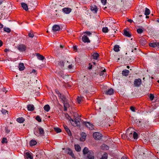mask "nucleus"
<instances>
[{
    "label": "nucleus",
    "mask_w": 159,
    "mask_h": 159,
    "mask_svg": "<svg viewBox=\"0 0 159 159\" xmlns=\"http://www.w3.org/2000/svg\"><path fill=\"white\" fill-rule=\"evenodd\" d=\"M74 116L75 117V120H74L73 119L71 120V121H70V122L72 125L74 126H80V121L81 119L79 117H78V114H75Z\"/></svg>",
    "instance_id": "f257e3e1"
},
{
    "label": "nucleus",
    "mask_w": 159,
    "mask_h": 159,
    "mask_svg": "<svg viewBox=\"0 0 159 159\" xmlns=\"http://www.w3.org/2000/svg\"><path fill=\"white\" fill-rule=\"evenodd\" d=\"M28 3L29 9L32 10L35 9L38 5L37 1L36 0H30L28 1Z\"/></svg>",
    "instance_id": "f03ea898"
},
{
    "label": "nucleus",
    "mask_w": 159,
    "mask_h": 159,
    "mask_svg": "<svg viewBox=\"0 0 159 159\" xmlns=\"http://www.w3.org/2000/svg\"><path fill=\"white\" fill-rule=\"evenodd\" d=\"M106 75L105 69L103 67L100 68V81H102L105 80Z\"/></svg>",
    "instance_id": "7ed1b4c3"
},
{
    "label": "nucleus",
    "mask_w": 159,
    "mask_h": 159,
    "mask_svg": "<svg viewBox=\"0 0 159 159\" xmlns=\"http://www.w3.org/2000/svg\"><path fill=\"white\" fill-rule=\"evenodd\" d=\"M83 124L89 130H92L94 129V126L93 124L88 121H84Z\"/></svg>",
    "instance_id": "20e7f679"
},
{
    "label": "nucleus",
    "mask_w": 159,
    "mask_h": 159,
    "mask_svg": "<svg viewBox=\"0 0 159 159\" xmlns=\"http://www.w3.org/2000/svg\"><path fill=\"white\" fill-rule=\"evenodd\" d=\"M142 83V80L140 79H136L134 82V85L136 87L140 86Z\"/></svg>",
    "instance_id": "39448f33"
},
{
    "label": "nucleus",
    "mask_w": 159,
    "mask_h": 159,
    "mask_svg": "<svg viewBox=\"0 0 159 159\" xmlns=\"http://www.w3.org/2000/svg\"><path fill=\"white\" fill-rule=\"evenodd\" d=\"M87 157L89 159H94V154L92 150H90L88 153L87 154Z\"/></svg>",
    "instance_id": "423d86ee"
},
{
    "label": "nucleus",
    "mask_w": 159,
    "mask_h": 159,
    "mask_svg": "<svg viewBox=\"0 0 159 159\" xmlns=\"http://www.w3.org/2000/svg\"><path fill=\"white\" fill-rule=\"evenodd\" d=\"M66 152L67 153L69 154L71 157L74 158H75V157L74 154L73 153L72 151L70 148H68L66 149Z\"/></svg>",
    "instance_id": "0eeeda50"
},
{
    "label": "nucleus",
    "mask_w": 159,
    "mask_h": 159,
    "mask_svg": "<svg viewBox=\"0 0 159 159\" xmlns=\"http://www.w3.org/2000/svg\"><path fill=\"white\" fill-rule=\"evenodd\" d=\"M93 136L95 140H99V132H95L93 134Z\"/></svg>",
    "instance_id": "6e6552de"
},
{
    "label": "nucleus",
    "mask_w": 159,
    "mask_h": 159,
    "mask_svg": "<svg viewBox=\"0 0 159 159\" xmlns=\"http://www.w3.org/2000/svg\"><path fill=\"white\" fill-rule=\"evenodd\" d=\"M18 49L20 52H24L26 50V47L24 45L21 44L18 46Z\"/></svg>",
    "instance_id": "1a4fd4ad"
},
{
    "label": "nucleus",
    "mask_w": 159,
    "mask_h": 159,
    "mask_svg": "<svg viewBox=\"0 0 159 159\" xmlns=\"http://www.w3.org/2000/svg\"><path fill=\"white\" fill-rule=\"evenodd\" d=\"M60 99L63 103L66 102V98L64 95L61 94L58 96Z\"/></svg>",
    "instance_id": "9d476101"
},
{
    "label": "nucleus",
    "mask_w": 159,
    "mask_h": 159,
    "mask_svg": "<svg viewBox=\"0 0 159 159\" xmlns=\"http://www.w3.org/2000/svg\"><path fill=\"white\" fill-rule=\"evenodd\" d=\"M25 159H33V157L29 152L25 153Z\"/></svg>",
    "instance_id": "9b49d317"
},
{
    "label": "nucleus",
    "mask_w": 159,
    "mask_h": 159,
    "mask_svg": "<svg viewBox=\"0 0 159 159\" xmlns=\"http://www.w3.org/2000/svg\"><path fill=\"white\" fill-rule=\"evenodd\" d=\"M90 9L94 13H96L97 12L98 9L96 6L95 5H93L90 6Z\"/></svg>",
    "instance_id": "f8f14e48"
},
{
    "label": "nucleus",
    "mask_w": 159,
    "mask_h": 159,
    "mask_svg": "<svg viewBox=\"0 0 159 159\" xmlns=\"http://www.w3.org/2000/svg\"><path fill=\"white\" fill-rule=\"evenodd\" d=\"M62 11L66 14H69L71 11V9L69 8H64L62 9Z\"/></svg>",
    "instance_id": "ddd939ff"
},
{
    "label": "nucleus",
    "mask_w": 159,
    "mask_h": 159,
    "mask_svg": "<svg viewBox=\"0 0 159 159\" xmlns=\"http://www.w3.org/2000/svg\"><path fill=\"white\" fill-rule=\"evenodd\" d=\"M81 137L80 138V140L81 141H84L85 140L86 137V134L85 133L82 132L81 134Z\"/></svg>",
    "instance_id": "4468645a"
},
{
    "label": "nucleus",
    "mask_w": 159,
    "mask_h": 159,
    "mask_svg": "<svg viewBox=\"0 0 159 159\" xmlns=\"http://www.w3.org/2000/svg\"><path fill=\"white\" fill-rule=\"evenodd\" d=\"M60 29V27L59 25H54L52 27V30L53 31H59Z\"/></svg>",
    "instance_id": "2eb2a0df"
},
{
    "label": "nucleus",
    "mask_w": 159,
    "mask_h": 159,
    "mask_svg": "<svg viewBox=\"0 0 159 159\" xmlns=\"http://www.w3.org/2000/svg\"><path fill=\"white\" fill-rule=\"evenodd\" d=\"M18 68H19V70H23L25 69V66L24 63H20L19 64Z\"/></svg>",
    "instance_id": "dca6fc26"
},
{
    "label": "nucleus",
    "mask_w": 159,
    "mask_h": 159,
    "mask_svg": "<svg viewBox=\"0 0 159 159\" xmlns=\"http://www.w3.org/2000/svg\"><path fill=\"white\" fill-rule=\"evenodd\" d=\"M82 40L83 41L84 43L87 42L89 43L90 42V40L89 39V38L87 37L86 35H84V36L82 37Z\"/></svg>",
    "instance_id": "f3484780"
},
{
    "label": "nucleus",
    "mask_w": 159,
    "mask_h": 159,
    "mask_svg": "<svg viewBox=\"0 0 159 159\" xmlns=\"http://www.w3.org/2000/svg\"><path fill=\"white\" fill-rule=\"evenodd\" d=\"M21 6L23 9L25 11H27L28 10L29 8L27 4L24 2H21Z\"/></svg>",
    "instance_id": "a211bd4d"
},
{
    "label": "nucleus",
    "mask_w": 159,
    "mask_h": 159,
    "mask_svg": "<svg viewBox=\"0 0 159 159\" xmlns=\"http://www.w3.org/2000/svg\"><path fill=\"white\" fill-rule=\"evenodd\" d=\"M27 108L29 111H32L34 109V106L33 104H29L27 106Z\"/></svg>",
    "instance_id": "6ab92c4d"
},
{
    "label": "nucleus",
    "mask_w": 159,
    "mask_h": 159,
    "mask_svg": "<svg viewBox=\"0 0 159 159\" xmlns=\"http://www.w3.org/2000/svg\"><path fill=\"white\" fill-rule=\"evenodd\" d=\"M114 93V90L113 89L111 88L107 90L105 93L107 95H111L113 94Z\"/></svg>",
    "instance_id": "aec40b11"
},
{
    "label": "nucleus",
    "mask_w": 159,
    "mask_h": 159,
    "mask_svg": "<svg viewBox=\"0 0 159 159\" xmlns=\"http://www.w3.org/2000/svg\"><path fill=\"white\" fill-rule=\"evenodd\" d=\"M39 131V134L43 135L44 134V131L43 129L41 127H38Z\"/></svg>",
    "instance_id": "412c9836"
},
{
    "label": "nucleus",
    "mask_w": 159,
    "mask_h": 159,
    "mask_svg": "<svg viewBox=\"0 0 159 159\" xmlns=\"http://www.w3.org/2000/svg\"><path fill=\"white\" fill-rule=\"evenodd\" d=\"M126 137H127L129 139L130 138H132L133 134L132 133L129 132V130H128L126 134Z\"/></svg>",
    "instance_id": "4be33fe9"
},
{
    "label": "nucleus",
    "mask_w": 159,
    "mask_h": 159,
    "mask_svg": "<svg viewBox=\"0 0 159 159\" xmlns=\"http://www.w3.org/2000/svg\"><path fill=\"white\" fill-rule=\"evenodd\" d=\"M64 128L65 130L66 131V132H67L68 134L69 135H71V132L68 128V127L66 125H64Z\"/></svg>",
    "instance_id": "5701e85b"
},
{
    "label": "nucleus",
    "mask_w": 159,
    "mask_h": 159,
    "mask_svg": "<svg viewBox=\"0 0 159 159\" xmlns=\"http://www.w3.org/2000/svg\"><path fill=\"white\" fill-rule=\"evenodd\" d=\"M66 61H60L58 62V65L61 67V68H63L65 66V63Z\"/></svg>",
    "instance_id": "b1692460"
},
{
    "label": "nucleus",
    "mask_w": 159,
    "mask_h": 159,
    "mask_svg": "<svg viewBox=\"0 0 159 159\" xmlns=\"http://www.w3.org/2000/svg\"><path fill=\"white\" fill-rule=\"evenodd\" d=\"M36 55L38 59L40 60H43L45 58L42 55H40L39 53H37Z\"/></svg>",
    "instance_id": "393cba45"
},
{
    "label": "nucleus",
    "mask_w": 159,
    "mask_h": 159,
    "mask_svg": "<svg viewBox=\"0 0 159 159\" xmlns=\"http://www.w3.org/2000/svg\"><path fill=\"white\" fill-rule=\"evenodd\" d=\"M90 150H89V149L88 148H87L86 147H85L84 148L83 150V154L84 155H85L86 154H87L89 152Z\"/></svg>",
    "instance_id": "a878e982"
},
{
    "label": "nucleus",
    "mask_w": 159,
    "mask_h": 159,
    "mask_svg": "<svg viewBox=\"0 0 159 159\" xmlns=\"http://www.w3.org/2000/svg\"><path fill=\"white\" fill-rule=\"evenodd\" d=\"M109 148V147L104 144H102L101 146V148L104 150H108Z\"/></svg>",
    "instance_id": "bb28decb"
},
{
    "label": "nucleus",
    "mask_w": 159,
    "mask_h": 159,
    "mask_svg": "<svg viewBox=\"0 0 159 159\" xmlns=\"http://www.w3.org/2000/svg\"><path fill=\"white\" fill-rule=\"evenodd\" d=\"M129 71L128 70H125L122 71V74L124 76H127L129 75Z\"/></svg>",
    "instance_id": "cd10ccee"
},
{
    "label": "nucleus",
    "mask_w": 159,
    "mask_h": 159,
    "mask_svg": "<svg viewBox=\"0 0 159 159\" xmlns=\"http://www.w3.org/2000/svg\"><path fill=\"white\" fill-rule=\"evenodd\" d=\"M101 88L102 89V92H104L105 93H106V91H107V87L106 85H101Z\"/></svg>",
    "instance_id": "c85d7f7f"
},
{
    "label": "nucleus",
    "mask_w": 159,
    "mask_h": 159,
    "mask_svg": "<svg viewBox=\"0 0 159 159\" xmlns=\"http://www.w3.org/2000/svg\"><path fill=\"white\" fill-rule=\"evenodd\" d=\"M37 142L36 141L32 139L30 142V146H32L36 144Z\"/></svg>",
    "instance_id": "c756f323"
},
{
    "label": "nucleus",
    "mask_w": 159,
    "mask_h": 159,
    "mask_svg": "<svg viewBox=\"0 0 159 159\" xmlns=\"http://www.w3.org/2000/svg\"><path fill=\"white\" fill-rule=\"evenodd\" d=\"M124 34L128 37H130L131 35L129 32L126 30H124Z\"/></svg>",
    "instance_id": "7c9ffc66"
},
{
    "label": "nucleus",
    "mask_w": 159,
    "mask_h": 159,
    "mask_svg": "<svg viewBox=\"0 0 159 159\" xmlns=\"http://www.w3.org/2000/svg\"><path fill=\"white\" fill-rule=\"evenodd\" d=\"M16 121L19 123H22L24 122L25 120L23 117H19L17 119Z\"/></svg>",
    "instance_id": "2f4dec72"
},
{
    "label": "nucleus",
    "mask_w": 159,
    "mask_h": 159,
    "mask_svg": "<svg viewBox=\"0 0 159 159\" xmlns=\"http://www.w3.org/2000/svg\"><path fill=\"white\" fill-rule=\"evenodd\" d=\"M75 148L76 151L77 152H80V151L81 148L79 145H75Z\"/></svg>",
    "instance_id": "473e14b6"
},
{
    "label": "nucleus",
    "mask_w": 159,
    "mask_h": 159,
    "mask_svg": "<svg viewBox=\"0 0 159 159\" xmlns=\"http://www.w3.org/2000/svg\"><path fill=\"white\" fill-rule=\"evenodd\" d=\"M99 55L97 53H94L93 55V58L94 59L97 60Z\"/></svg>",
    "instance_id": "72a5a7b5"
},
{
    "label": "nucleus",
    "mask_w": 159,
    "mask_h": 159,
    "mask_svg": "<svg viewBox=\"0 0 159 159\" xmlns=\"http://www.w3.org/2000/svg\"><path fill=\"white\" fill-rule=\"evenodd\" d=\"M44 110L47 112L50 109V107L49 105L47 104L44 107Z\"/></svg>",
    "instance_id": "f704fd0d"
},
{
    "label": "nucleus",
    "mask_w": 159,
    "mask_h": 159,
    "mask_svg": "<svg viewBox=\"0 0 159 159\" xmlns=\"http://www.w3.org/2000/svg\"><path fill=\"white\" fill-rule=\"evenodd\" d=\"M150 10L148 8H146L145 11L144 13V14L145 15H149L150 13Z\"/></svg>",
    "instance_id": "c9c22d12"
},
{
    "label": "nucleus",
    "mask_w": 159,
    "mask_h": 159,
    "mask_svg": "<svg viewBox=\"0 0 159 159\" xmlns=\"http://www.w3.org/2000/svg\"><path fill=\"white\" fill-rule=\"evenodd\" d=\"M139 41L141 44L143 45L146 42L144 38L140 39Z\"/></svg>",
    "instance_id": "e433bc0d"
},
{
    "label": "nucleus",
    "mask_w": 159,
    "mask_h": 159,
    "mask_svg": "<svg viewBox=\"0 0 159 159\" xmlns=\"http://www.w3.org/2000/svg\"><path fill=\"white\" fill-rule=\"evenodd\" d=\"M119 46L118 45H115L114 48V50L116 52H118L119 51Z\"/></svg>",
    "instance_id": "4c0bfd02"
},
{
    "label": "nucleus",
    "mask_w": 159,
    "mask_h": 159,
    "mask_svg": "<svg viewBox=\"0 0 159 159\" xmlns=\"http://www.w3.org/2000/svg\"><path fill=\"white\" fill-rule=\"evenodd\" d=\"M54 129V130L57 133H60L61 132V129L59 128L55 127Z\"/></svg>",
    "instance_id": "58836bf2"
},
{
    "label": "nucleus",
    "mask_w": 159,
    "mask_h": 159,
    "mask_svg": "<svg viewBox=\"0 0 159 159\" xmlns=\"http://www.w3.org/2000/svg\"><path fill=\"white\" fill-rule=\"evenodd\" d=\"M133 137L134 139H137L138 138V135L136 132H134L133 134Z\"/></svg>",
    "instance_id": "ea45409f"
},
{
    "label": "nucleus",
    "mask_w": 159,
    "mask_h": 159,
    "mask_svg": "<svg viewBox=\"0 0 159 159\" xmlns=\"http://www.w3.org/2000/svg\"><path fill=\"white\" fill-rule=\"evenodd\" d=\"M108 29L107 27H104L102 29V31L103 33H106L108 32Z\"/></svg>",
    "instance_id": "a19ab883"
},
{
    "label": "nucleus",
    "mask_w": 159,
    "mask_h": 159,
    "mask_svg": "<svg viewBox=\"0 0 159 159\" xmlns=\"http://www.w3.org/2000/svg\"><path fill=\"white\" fill-rule=\"evenodd\" d=\"M4 31L7 33H10L11 31V29L8 27H5L3 29Z\"/></svg>",
    "instance_id": "79ce46f5"
},
{
    "label": "nucleus",
    "mask_w": 159,
    "mask_h": 159,
    "mask_svg": "<svg viewBox=\"0 0 159 159\" xmlns=\"http://www.w3.org/2000/svg\"><path fill=\"white\" fill-rule=\"evenodd\" d=\"M107 154L106 153H104L102 158L100 159H107Z\"/></svg>",
    "instance_id": "37998d69"
},
{
    "label": "nucleus",
    "mask_w": 159,
    "mask_h": 159,
    "mask_svg": "<svg viewBox=\"0 0 159 159\" xmlns=\"http://www.w3.org/2000/svg\"><path fill=\"white\" fill-rule=\"evenodd\" d=\"M155 45H156V42H153L152 43H150L149 44V46L150 47L155 48Z\"/></svg>",
    "instance_id": "c03bdc74"
},
{
    "label": "nucleus",
    "mask_w": 159,
    "mask_h": 159,
    "mask_svg": "<svg viewBox=\"0 0 159 159\" xmlns=\"http://www.w3.org/2000/svg\"><path fill=\"white\" fill-rule=\"evenodd\" d=\"M137 32L139 34H141L143 32V30L142 29L139 28L137 30Z\"/></svg>",
    "instance_id": "a18cd8bd"
},
{
    "label": "nucleus",
    "mask_w": 159,
    "mask_h": 159,
    "mask_svg": "<svg viewBox=\"0 0 159 159\" xmlns=\"http://www.w3.org/2000/svg\"><path fill=\"white\" fill-rule=\"evenodd\" d=\"M35 119L39 122H41L42 121L41 119L39 116H37L35 118Z\"/></svg>",
    "instance_id": "49530a36"
},
{
    "label": "nucleus",
    "mask_w": 159,
    "mask_h": 159,
    "mask_svg": "<svg viewBox=\"0 0 159 159\" xmlns=\"http://www.w3.org/2000/svg\"><path fill=\"white\" fill-rule=\"evenodd\" d=\"M28 36L30 38H33L34 36V35L33 33L30 32L28 33Z\"/></svg>",
    "instance_id": "de8ad7c7"
},
{
    "label": "nucleus",
    "mask_w": 159,
    "mask_h": 159,
    "mask_svg": "<svg viewBox=\"0 0 159 159\" xmlns=\"http://www.w3.org/2000/svg\"><path fill=\"white\" fill-rule=\"evenodd\" d=\"M1 142H2V143H7V139L6 138H3Z\"/></svg>",
    "instance_id": "09e8293b"
},
{
    "label": "nucleus",
    "mask_w": 159,
    "mask_h": 159,
    "mask_svg": "<svg viewBox=\"0 0 159 159\" xmlns=\"http://www.w3.org/2000/svg\"><path fill=\"white\" fill-rule=\"evenodd\" d=\"M83 98L82 97H78L77 98V101L78 103H80Z\"/></svg>",
    "instance_id": "8fccbe9b"
},
{
    "label": "nucleus",
    "mask_w": 159,
    "mask_h": 159,
    "mask_svg": "<svg viewBox=\"0 0 159 159\" xmlns=\"http://www.w3.org/2000/svg\"><path fill=\"white\" fill-rule=\"evenodd\" d=\"M149 98H150V100L151 101H152L153 100V99L154 98V96L153 94L151 93L150 94Z\"/></svg>",
    "instance_id": "3c124183"
},
{
    "label": "nucleus",
    "mask_w": 159,
    "mask_h": 159,
    "mask_svg": "<svg viewBox=\"0 0 159 159\" xmlns=\"http://www.w3.org/2000/svg\"><path fill=\"white\" fill-rule=\"evenodd\" d=\"M65 116L68 119L70 120V121H71V120H73L67 114H65Z\"/></svg>",
    "instance_id": "603ef678"
},
{
    "label": "nucleus",
    "mask_w": 159,
    "mask_h": 159,
    "mask_svg": "<svg viewBox=\"0 0 159 159\" xmlns=\"http://www.w3.org/2000/svg\"><path fill=\"white\" fill-rule=\"evenodd\" d=\"M107 0H101L102 3L104 5H105L107 3Z\"/></svg>",
    "instance_id": "864d4df0"
},
{
    "label": "nucleus",
    "mask_w": 159,
    "mask_h": 159,
    "mask_svg": "<svg viewBox=\"0 0 159 159\" xmlns=\"http://www.w3.org/2000/svg\"><path fill=\"white\" fill-rule=\"evenodd\" d=\"M55 92H56V93L57 94H58V96L60 95L61 94V93H60V92L58 91V90L57 89H55Z\"/></svg>",
    "instance_id": "5fc2aeb1"
},
{
    "label": "nucleus",
    "mask_w": 159,
    "mask_h": 159,
    "mask_svg": "<svg viewBox=\"0 0 159 159\" xmlns=\"http://www.w3.org/2000/svg\"><path fill=\"white\" fill-rule=\"evenodd\" d=\"M84 33L86 34L89 36H90L92 34L91 32H88V31L85 32Z\"/></svg>",
    "instance_id": "6e6d98bb"
},
{
    "label": "nucleus",
    "mask_w": 159,
    "mask_h": 159,
    "mask_svg": "<svg viewBox=\"0 0 159 159\" xmlns=\"http://www.w3.org/2000/svg\"><path fill=\"white\" fill-rule=\"evenodd\" d=\"M89 67L88 68L90 70L92 68V65L91 64V63H89Z\"/></svg>",
    "instance_id": "4d7b16f0"
},
{
    "label": "nucleus",
    "mask_w": 159,
    "mask_h": 159,
    "mask_svg": "<svg viewBox=\"0 0 159 159\" xmlns=\"http://www.w3.org/2000/svg\"><path fill=\"white\" fill-rule=\"evenodd\" d=\"M66 61V62L65 63V66H66L68 67V65L69 64V63L67 61Z\"/></svg>",
    "instance_id": "13d9d810"
},
{
    "label": "nucleus",
    "mask_w": 159,
    "mask_h": 159,
    "mask_svg": "<svg viewBox=\"0 0 159 159\" xmlns=\"http://www.w3.org/2000/svg\"><path fill=\"white\" fill-rule=\"evenodd\" d=\"M130 110L133 111H135V107H130Z\"/></svg>",
    "instance_id": "bf43d9fd"
},
{
    "label": "nucleus",
    "mask_w": 159,
    "mask_h": 159,
    "mask_svg": "<svg viewBox=\"0 0 159 159\" xmlns=\"http://www.w3.org/2000/svg\"><path fill=\"white\" fill-rule=\"evenodd\" d=\"M155 48H159V43L156 42Z\"/></svg>",
    "instance_id": "052dcab7"
},
{
    "label": "nucleus",
    "mask_w": 159,
    "mask_h": 159,
    "mask_svg": "<svg viewBox=\"0 0 159 159\" xmlns=\"http://www.w3.org/2000/svg\"><path fill=\"white\" fill-rule=\"evenodd\" d=\"M107 120H106V121H102V124L103 125H102V126H103V125H106V122H107Z\"/></svg>",
    "instance_id": "680f3d73"
},
{
    "label": "nucleus",
    "mask_w": 159,
    "mask_h": 159,
    "mask_svg": "<svg viewBox=\"0 0 159 159\" xmlns=\"http://www.w3.org/2000/svg\"><path fill=\"white\" fill-rule=\"evenodd\" d=\"M121 159H129L128 158V157L125 156H123L122 158Z\"/></svg>",
    "instance_id": "e2e57ef3"
},
{
    "label": "nucleus",
    "mask_w": 159,
    "mask_h": 159,
    "mask_svg": "<svg viewBox=\"0 0 159 159\" xmlns=\"http://www.w3.org/2000/svg\"><path fill=\"white\" fill-rule=\"evenodd\" d=\"M68 68L69 69H71L72 68V64H70V65H69L68 66Z\"/></svg>",
    "instance_id": "0e129e2a"
},
{
    "label": "nucleus",
    "mask_w": 159,
    "mask_h": 159,
    "mask_svg": "<svg viewBox=\"0 0 159 159\" xmlns=\"http://www.w3.org/2000/svg\"><path fill=\"white\" fill-rule=\"evenodd\" d=\"M125 137H126V135H121V137L123 139H125Z\"/></svg>",
    "instance_id": "69168bd1"
},
{
    "label": "nucleus",
    "mask_w": 159,
    "mask_h": 159,
    "mask_svg": "<svg viewBox=\"0 0 159 159\" xmlns=\"http://www.w3.org/2000/svg\"><path fill=\"white\" fill-rule=\"evenodd\" d=\"M73 48L74 50H76L77 49V47L76 46H73Z\"/></svg>",
    "instance_id": "338daca9"
},
{
    "label": "nucleus",
    "mask_w": 159,
    "mask_h": 159,
    "mask_svg": "<svg viewBox=\"0 0 159 159\" xmlns=\"http://www.w3.org/2000/svg\"><path fill=\"white\" fill-rule=\"evenodd\" d=\"M7 111L5 110H2V113L3 114L5 113L6 112H7Z\"/></svg>",
    "instance_id": "774afa93"
}]
</instances>
